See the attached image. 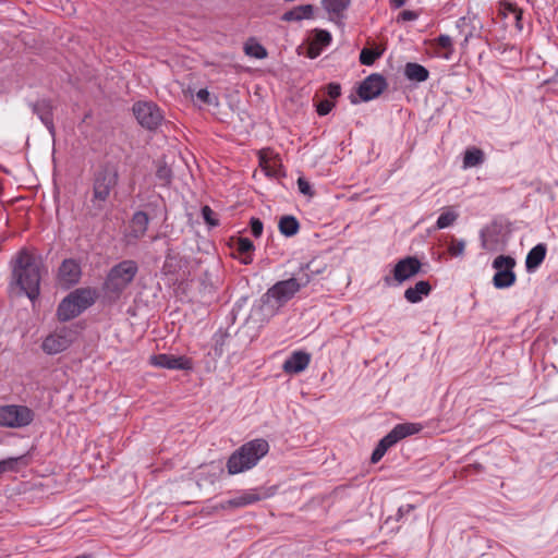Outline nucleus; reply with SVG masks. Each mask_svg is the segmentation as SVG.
Masks as SVG:
<instances>
[{
	"instance_id": "7ed1b4c3",
	"label": "nucleus",
	"mask_w": 558,
	"mask_h": 558,
	"mask_svg": "<svg viewBox=\"0 0 558 558\" xmlns=\"http://www.w3.org/2000/svg\"><path fill=\"white\" fill-rule=\"evenodd\" d=\"M268 450L269 445L265 439H254L242 445L228 459V473L234 475L254 468Z\"/></svg>"
},
{
	"instance_id": "1a4fd4ad",
	"label": "nucleus",
	"mask_w": 558,
	"mask_h": 558,
	"mask_svg": "<svg viewBox=\"0 0 558 558\" xmlns=\"http://www.w3.org/2000/svg\"><path fill=\"white\" fill-rule=\"evenodd\" d=\"M133 113L137 122L147 130H156L163 116L158 106L150 101H138L133 105Z\"/></svg>"
},
{
	"instance_id": "7c9ffc66",
	"label": "nucleus",
	"mask_w": 558,
	"mask_h": 558,
	"mask_svg": "<svg viewBox=\"0 0 558 558\" xmlns=\"http://www.w3.org/2000/svg\"><path fill=\"white\" fill-rule=\"evenodd\" d=\"M458 218V214L452 210H447L442 213L437 219V228L445 229L451 226Z\"/></svg>"
},
{
	"instance_id": "f8f14e48",
	"label": "nucleus",
	"mask_w": 558,
	"mask_h": 558,
	"mask_svg": "<svg viewBox=\"0 0 558 558\" xmlns=\"http://www.w3.org/2000/svg\"><path fill=\"white\" fill-rule=\"evenodd\" d=\"M72 341L73 332L68 329H61L44 340L43 349L48 354H57L68 349Z\"/></svg>"
},
{
	"instance_id": "c9c22d12",
	"label": "nucleus",
	"mask_w": 558,
	"mask_h": 558,
	"mask_svg": "<svg viewBox=\"0 0 558 558\" xmlns=\"http://www.w3.org/2000/svg\"><path fill=\"white\" fill-rule=\"evenodd\" d=\"M236 248L239 253L247 254L254 250V244L248 238H239Z\"/></svg>"
},
{
	"instance_id": "f257e3e1",
	"label": "nucleus",
	"mask_w": 558,
	"mask_h": 558,
	"mask_svg": "<svg viewBox=\"0 0 558 558\" xmlns=\"http://www.w3.org/2000/svg\"><path fill=\"white\" fill-rule=\"evenodd\" d=\"M41 262L26 251L20 252L13 266V279L20 289L34 300L39 294Z\"/></svg>"
},
{
	"instance_id": "4c0bfd02",
	"label": "nucleus",
	"mask_w": 558,
	"mask_h": 558,
	"mask_svg": "<svg viewBox=\"0 0 558 558\" xmlns=\"http://www.w3.org/2000/svg\"><path fill=\"white\" fill-rule=\"evenodd\" d=\"M156 175L159 180H161L163 182V184H168V183H170V180L172 177V171L168 166L162 165V166L158 167V169L156 171Z\"/></svg>"
},
{
	"instance_id": "cd10ccee",
	"label": "nucleus",
	"mask_w": 558,
	"mask_h": 558,
	"mask_svg": "<svg viewBox=\"0 0 558 558\" xmlns=\"http://www.w3.org/2000/svg\"><path fill=\"white\" fill-rule=\"evenodd\" d=\"M244 52L248 57L256 58V59H265L268 54L267 50L265 49L264 46H262L260 44L253 41V40L245 44Z\"/></svg>"
},
{
	"instance_id": "aec40b11",
	"label": "nucleus",
	"mask_w": 558,
	"mask_h": 558,
	"mask_svg": "<svg viewBox=\"0 0 558 558\" xmlns=\"http://www.w3.org/2000/svg\"><path fill=\"white\" fill-rule=\"evenodd\" d=\"M314 14V8L312 4H303L294 7L293 9L287 11L281 16V20L284 22H298L305 19H311Z\"/></svg>"
},
{
	"instance_id": "a211bd4d",
	"label": "nucleus",
	"mask_w": 558,
	"mask_h": 558,
	"mask_svg": "<svg viewBox=\"0 0 558 558\" xmlns=\"http://www.w3.org/2000/svg\"><path fill=\"white\" fill-rule=\"evenodd\" d=\"M432 287L428 281L421 280L414 287H410L404 292V298L410 303H418L423 296L430 293Z\"/></svg>"
},
{
	"instance_id": "bb28decb",
	"label": "nucleus",
	"mask_w": 558,
	"mask_h": 558,
	"mask_svg": "<svg viewBox=\"0 0 558 558\" xmlns=\"http://www.w3.org/2000/svg\"><path fill=\"white\" fill-rule=\"evenodd\" d=\"M484 161V153L478 148L466 149L463 157V167L472 168L480 166Z\"/></svg>"
},
{
	"instance_id": "423d86ee",
	"label": "nucleus",
	"mask_w": 558,
	"mask_h": 558,
	"mask_svg": "<svg viewBox=\"0 0 558 558\" xmlns=\"http://www.w3.org/2000/svg\"><path fill=\"white\" fill-rule=\"evenodd\" d=\"M420 429V425L414 423H402L396 425L384 438L379 440L378 445L372 453V463H377L390 447L396 445L404 437L417 433Z\"/></svg>"
},
{
	"instance_id": "393cba45",
	"label": "nucleus",
	"mask_w": 558,
	"mask_h": 558,
	"mask_svg": "<svg viewBox=\"0 0 558 558\" xmlns=\"http://www.w3.org/2000/svg\"><path fill=\"white\" fill-rule=\"evenodd\" d=\"M70 294L74 300L76 307L80 308L81 313L93 305L95 302L94 293L89 289H77Z\"/></svg>"
},
{
	"instance_id": "ddd939ff",
	"label": "nucleus",
	"mask_w": 558,
	"mask_h": 558,
	"mask_svg": "<svg viewBox=\"0 0 558 558\" xmlns=\"http://www.w3.org/2000/svg\"><path fill=\"white\" fill-rule=\"evenodd\" d=\"M81 275V266L75 259H64L59 267V284L65 289H69L80 281Z\"/></svg>"
},
{
	"instance_id": "49530a36",
	"label": "nucleus",
	"mask_w": 558,
	"mask_h": 558,
	"mask_svg": "<svg viewBox=\"0 0 558 558\" xmlns=\"http://www.w3.org/2000/svg\"><path fill=\"white\" fill-rule=\"evenodd\" d=\"M417 13L410 10H404L399 14V20L401 21H414L417 19Z\"/></svg>"
},
{
	"instance_id": "72a5a7b5",
	"label": "nucleus",
	"mask_w": 558,
	"mask_h": 558,
	"mask_svg": "<svg viewBox=\"0 0 558 558\" xmlns=\"http://www.w3.org/2000/svg\"><path fill=\"white\" fill-rule=\"evenodd\" d=\"M202 216L209 227L213 228L219 225V220L216 217V213L209 206L206 205L202 208Z\"/></svg>"
},
{
	"instance_id": "a878e982",
	"label": "nucleus",
	"mask_w": 558,
	"mask_h": 558,
	"mask_svg": "<svg viewBox=\"0 0 558 558\" xmlns=\"http://www.w3.org/2000/svg\"><path fill=\"white\" fill-rule=\"evenodd\" d=\"M300 223L294 216H283L279 220V230L286 236H293L298 233Z\"/></svg>"
},
{
	"instance_id": "58836bf2",
	"label": "nucleus",
	"mask_w": 558,
	"mask_h": 558,
	"mask_svg": "<svg viewBox=\"0 0 558 558\" xmlns=\"http://www.w3.org/2000/svg\"><path fill=\"white\" fill-rule=\"evenodd\" d=\"M298 187H299V191L306 196L314 195V192L312 190L310 182L307 180H305L304 178L298 179Z\"/></svg>"
},
{
	"instance_id": "c03bdc74",
	"label": "nucleus",
	"mask_w": 558,
	"mask_h": 558,
	"mask_svg": "<svg viewBox=\"0 0 558 558\" xmlns=\"http://www.w3.org/2000/svg\"><path fill=\"white\" fill-rule=\"evenodd\" d=\"M327 93L330 98H337L341 94V87L338 83H330L327 86Z\"/></svg>"
},
{
	"instance_id": "0eeeda50",
	"label": "nucleus",
	"mask_w": 558,
	"mask_h": 558,
	"mask_svg": "<svg viewBox=\"0 0 558 558\" xmlns=\"http://www.w3.org/2000/svg\"><path fill=\"white\" fill-rule=\"evenodd\" d=\"M34 420V412L25 405L0 407V426L20 428L29 425Z\"/></svg>"
},
{
	"instance_id": "c85d7f7f",
	"label": "nucleus",
	"mask_w": 558,
	"mask_h": 558,
	"mask_svg": "<svg viewBox=\"0 0 558 558\" xmlns=\"http://www.w3.org/2000/svg\"><path fill=\"white\" fill-rule=\"evenodd\" d=\"M4 472H14L20 469L21 465H26L27 461L24 456L8 458L0 461Z\"/></svg>"
},
{
	"instance_id": "e433bc0d",
	"label": "nucleus",
	"mask_w": 558,
	"mask_h": 558,
	"mask_svg": "<svg viewBox=\"0 0 558 558\" xmlns=\"http://www.w3.org/2000/svg\"><path fill=\"white\" fill-rule=\"evenodd\" d=\"M331 41V35L329 32L324 29L316 31L315 34V44L319 45L320 47L328 46Z\"/></svg>"
},
{
	"instance_id": "a18cd8bd",
	"label": "nucleus",
	"mask_w": 558,
	"mask_h": 558,
	"mask_svg": "<svg viewBox=\"0 0 558 558\" xmlns=\"http://www.w3.org/2000/svg\"><path fill=\"white\" fill-rule=\"evenodd\" d=\"M196 97L199 101H202L203 104H211V98H210V94L209 92L206 89V88H201L197 93H196Z\"/></svg>"
},
{
	"instance_id": "79ce46f5",
	"label": "nucleus",
	"mask_w": 558,
	"mask_h": 558,
	"mask_svg": "<svg viewBox=\"0 0 558 558\" xmlns=\"http://www.w3.org/2000/svg\"><path fill=\"white\" fill-rule=\"evenodd\" d=\"M512 8H519L515 3H511V2H504L501 3L500 5V12L502 13V15L508 19L510 16H512V14L514 13V11L512 10Z\"/></svg>"
},
{
	"instance_id": "f704fd0d",
	"label": "nucleus",
	"mask_w": 558,
	"mask_h": 558,
	"mask_svg": "<svg viewBox=\"0 0 558 558\" xmlns=\"http://www.w3.org/2000/svg\"><path fill=\"white\" fill-rule=\"evenodd\" d=\"M465 242L463 240L453 239L448 247V252L451 256L460 257L464 254Z\"/></svg>"
},
{
	"instance_id": "4be33fe9",
	"label": "nucleus",
	"mask_w": 558,
	"mask_h": 558,
	"mask_svg": "<svg viewBox=\"0 0 558 558\" xmlns=\"http://www.w3.org/2000/svg\"><path fill=\"white\" fill-rule=\"evenodd\" d=\"M546 245L539 243L535 245L526 255L525 258V267L529 271L536 269L545 259L546 256Z\"/></svg>"
},
{
	"instance_id": "c756f323",
	"label": "nucleus",
	"mask_w": 558,
	"mask_h": 558,
	"mask_svg": "<svg viewBox=\"0 0 558 558\" xmlns=\"http://www.w3.org/2000/svg\"><path fill=\"white\" fill-rule=\"evenodd\" d=\"M325 8L328 12L340 14L350 4V0H324Z\"/></svg>"
},
{
	"instance_id": "ea45409f",
	"label": "nucleus",
	"mask_w": 558,
	"mask_h": 558,
	"mask_svg": "<svg viewBox=\"0 0 558 558\" xmlns=\"http://www.w3.org/2000/svg\"><path fill=\"white\" fill-rule=\"evenodd\" d=\"M251 232L255 238H259L263 233V222L258 218H251Z\"/></svg>"
},
{
	"instance_id": "6e6552de",
	"label": "nucleus",
	"mask_w": 558,
	"mask_h": 558,
	"mask_svg": "<svg viewBox=\"0 0 558 558\" xmlns=\"http://www.w3.org/2000/svg\"><path fill=\"white\" fill-rule=\"evenodd\" d=\"M514 266L515 259L511 256L499 255L494 259L493 267L496 269V274L493 277V283L495 288H509L515 282Z\"/></svg>"
},
{
	"instance_id": "6ab92c4d",
	"label": "nucleus",
	"mask_w": 558,
	"mask_h": 558,
	"mask_svg": "<svg viewBox=\"0 0 558 558\" xmlns=\"http://www.w3.org/2000/svg\"><path fill=\"white\" fill-rule=\"evenodd\" d=\"M33 111L38 116V118L49 129V131L52 132L53 121L51 102L45 99L39 100L33 105Z\"/></svg>"
},
{
	"instance_id": "9d476101",
	"label": "nucleus",
	"mask_w": 558,
	"mask_h": 558,
	"mask_svg": "<svg viewBox=\"0 0 558 558\" xmlns=\"http://www.w3.org/2000/svg\"><path fill=\"white\" fill-rule=\"evenodd\" d=\"M149 363L156 367L167 369L190 371L193 368L192 360L184 355L175 356L165 353L156 354L149 357Z\"/></svg>"
},
{
	"instance_id": "37998d69",
	"label": "nucleus",
	"mask_w": 558,
	"mask_h": 558,
	"mask_svg": "<svg viewBox=\"0 0 558 558\" xmlns=\"http://www.w3.org/2000/svg\"><path fill=\"white\" fill-rule=\"evenodd\" d=\"M512 10L514 11V13L512 14V19L515 23V27L518 31H522L523 29V25H522V10L520 8H512Z\"/></svg>"
},
{
	"instance_id": "a19ab883",
	"label": "nucleus",
	"mask_w": 558,
	"mask_h": 558,
	"mask_svg": "<svg viewBox=\"0 0 558 558\" xmlns=\"http://www.w3.org/2000/svg\"><path fill=\"white\" fill-rule=\"evenodd\" d=\"M335 104L330 100H322L318 105H317V113L319 116H326L328 114L332 108H333Z\"/></svg>"
},
{
	"instance_id": "8fccbe9b",
	"label": "nucleus",
	"mask_w": 558,
	"mask_h": 558,
	"mask_svg": "<svg viewBox=\"0 0 558 558\" xmlns=\"http://www.w3.org/2000/svg\"><path fill=\"white\" fill-rule=\"evenodd\" d=\"M266 163L264 157L260 158V165L264 166Z\"/></svg>"
},
{
	"instance_id": "de8ad7c7",
	"label": "nucleus",
	"mask_w": 558,
	"mask_h": 558,
	"mask_svg": "<svg viewBox=\"0 0 558 558\" xmlns=\"http://www.w3.org/2000/svg\"><path fill=\"white\" fill-rule=\"evenodd\" d=\"M405 3V0H390V4L395 8H401Z\"/></svg>"
},
{
	"instance_id": "20e7f679",
	"label": "nucleus",
	"mask_w": 558,
	"mask_h": 558,
	"mask_svg": "<svg viewBox=\"0 0 558 558\" xmlns=\"http://www.w3.org/2000/svg\"><path fill=\"white\" fill-rule=\"evenodd\" d=\"M118 180V169L113 165H105L96 171L93 182V197L90 199L94 215H98L105 208V204L111 191L117 186Z\"/></svg>"
},
{
	"instance_id": "412c9836",
	"label": "nucleus",
	"mask_w": 558,
	"mask_h": 558,
	"mask_svg": "<svg viewBox=\"0 0 558 558\" xmlns=\"http://www.w3.org/2000/svg\"><path fill=\"white\" fill-rule=\"evenodd\" d=\"M57 314L59 319L62 322L73 319L81 314L80 308L76 307L71 294L64 298L59 304Z\"/></svg>"
},
{
	"instance_id": "2eb2a0df",
	"label": "nucleus",
	"mask_w": 558,
	"mask_h": 558,
	"mask_svg": "<svg viewBox=\"0 0 558 558\" xmlns=\"http://www.w3.org/2000/svg\"><path fill=\"white\" fill-rule=\"evenodd\" d=\"M310 361V354L302 351H295L284 361L282 367L286 373L298 374L308 366Z\"/></svg>"
},
{
	"instance_id": "b1692460",
	"label": "nucleus",
	"mask_w": 558,
	"mask_h": 558,
	"mask_svg": "<svg viewBox=\"0 0 558 558\" xmlns=\"http://www.w3.org/2000/svg\"><path fill=\"white\" fill-rule=\"evenodd\" d=\"M404 75L408 80L413 82H425L429 76V72L425 66L418 63L409 62L405 64Z\"/></svg>"
},
{
	"instance_id": "f03ea898",
	"label": "nucleus",
	"mask_w": 558,
	"mask_h": 558,
	"mask_svg": "<svg viewBox=\"0 0 558 558\" xmlns=\"http://www.w3.org/2000/svg\"><path fill=\"white\" fill-rule=\"evenodd\" d=\"M311 277L307 272L301 271L298 277L275 283L262 298V308L274 315L282 305L291 300L294 294L308 284Z\"/></svg>"
},
{
	"instance_id": "5701e85b",
	"label": "nucleus",
	"mask_w": 558,
	"mask_h": 558,
	"mask_svg": "<svg viewBox=\"0 0 558 558\" xmlns=\"http://www.w3.org/2000/svg\"><path fill=\"white\" fill-rule=\"evenodd\" d=\"M262 499L260 495L257 494L255 490H250L241 496H238L235 498H232L223 504H221V508H240L244 507L254 502H257Z\"/></svg>"
},
{
	"instance_id": "dca6fc26",
	"label": "nucleus",
	"mask_w": 558,
	"mask_h": 558,
	"mask_svg": "<svg viewBox=\"0 0 558 558\" xmlns=\"http://www.w3.org/2000/svg\"><path fill=\"white\" fill-rule=\"evenodd\" d=\"M187 267V260L179 253L169 248L166 254V259L162 266V271L166 275H175L183 271Z\"/></svg>"
},
{
	"instance_id": "4468645a",
	"label": "nucleus",
	"mask_w": 558,
	"mask_h": 558,
	"mask_svg": "<svg viewBox=\"0 0 558 558\" xmlns=\"http://www.w3.org/2000/svg\"><path fill=\"white\" fill-rule=\"evenodd\" d=\"M421 262L416 257L400 259L393 268V278L399 283L410 279L421 270Z\"/></svg>"
},
{
	"instance_id": "09e8293b",
	"label": "nucleus",
	"mask_w": 558,
	"mask_h": 558,
	"mask_svg": "<svg viewBox=\"0 0 558 558\" xmlns=\"http://www.w3.org/2000/svg\"><path fill=\"white\" fill-rule=\"evenodd\" d=\"M75 558H93V556L92 555H80Z\"/></svg>"
},
{
	"instance_id": "9b49d317",
	"label": "nucleus",
	"mask_w": 558,
	"mask_h": 558,
	"mask_svg": "<svg viewBox=\"0 0 558 558\" xmlns=\"http://www.w3.org/2000/svg\"><path fill=\"white\" fill-rule=\"evenodd\" d=\"M387 87L385 78L380 74H371L360 85L357 94L364 101L378 97Z\"/></svg>"
},
{
	"instance_id": "2f4dec72",
	"label": "nucleus",
	"mask_w": 558,
	"mask_h": 558,
	"mask_svg": "<svg viewBox=\"0 0 558 558\" xmlns=\"http://www.w3.org/2000/svg\"><path fill=\"white\" fill-rule=\"evenodd\" d=\"M380 54L376 50L364 48L360 53V62L364 65H372Z\"/></svg>"
},
{
	"instance_id": "39448f33",
	"label": "nucleus",
	"mask_w": 558,
	"mask_h": 558,
	"mask_svg": "<svg viewBox=\"0 0 558 558\" xmlns=\"http://www.w3.org/2000/svg\"><path fill=\"white\" fill-rule=\"evenodd\" d=\"M138 271L136 262L125 259L114 265L108 272L104 282V290L107 295L114 299L131 284Z\"/></svg>"
},
{
	"instance_id": "f3484780",
	"label": "nucleus",
	"mask_w": 558,
	"mask_h": 558,
	"mask_svg": "<svg viewBox=\"0 0 558 558\" xmlns=\"http://www.w3.org/2000/svg\"><path fill=\"white\" fill-rule=\"evenodd\" d=\"M149 223L148 215L145 211H136L130 222L128 236L135 240L145 235Z\"/></svg>"
},
{
	"instance_id": "473e14b6",
	"label": "nucleus",
	"mask_w": 558,
	"mask_h": 558,
	"mask_svg": "<svg viewBox=\"0 0 558 558\" xmlns=\"http://www.w3.org/2000/svg\"><path fill=\"white\" fill-rule=\"evenodd\" d=\"M436 44L438 47L442 48V49H446L448 52L445 54V58L446 59H449L450 58V54L452 53L453 51V44H452V39L449 35H440L437 39H436Z\"/></svg>"
}]
</instances>
